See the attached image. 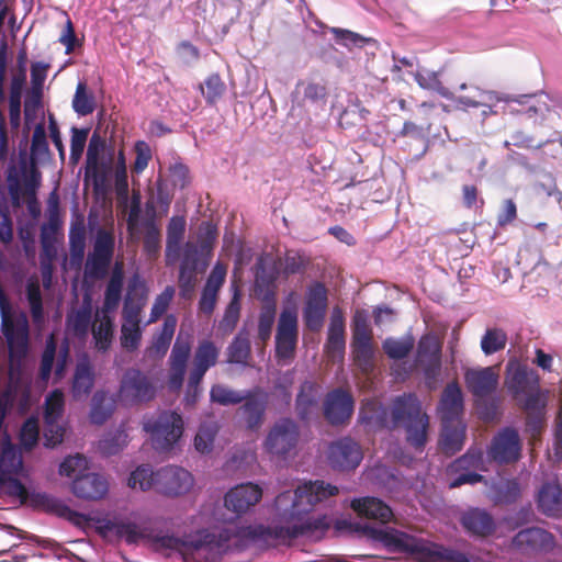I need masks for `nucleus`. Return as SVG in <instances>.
<instances>
[{
	"mask_svg": "<svg viewBox=\"0 0 562 562\" xmlns=\"http://www.w3.org/2000/svg\"><path fill=\"white\" fill-rule=\"evenodd\" d=\"M351 508L359 515L385 524L391 520L393 513L389 505L375 497L355 498Z\"/></svg>",
	"mask_w": 562,
	"mask_h": 562,
	"instance_id": "obj_31",
	"label": "nucleus"
},
{
	"mask_svg": "<svg viewBox=\"0 0 562 562\" xmlns=\"http://www.w3.org/2000/svg\"><path fill=\"white\" fill-rule=\"evenodd\" d=\"M218 356L220 349L213 341L203 339L199 342L194 352L193 367L190 371L188 381V393L186 400L189 404H194L198 395V387L207 370L217 363Z\"/></svg>",
	"mask_w": 562,
	"mask_h": 562,
	"instance_id": "obj_11",
	"label": "nucleus"
},
{
	"mask_svg": "<svg viewBox=\"0 0 562 562\" xmlns=\"http://www.w3.org/2000/svg\"><path fill=\"white\" fill-rule=\"evenodd\" d=\"M539 510L549 517L562 515V488L559 483H546L538 493Z\"/></svg>",
	"mask_w": 562,
	"mask_h": 562,
	"instance_id": "obj_35",
	"label": "nucleus"
},
{
	"mask_svg": "<svg viewBox=\"0 0 562 562\" xmlns=\"http://www.w3.org/2000/svg\"><path fill=\"white\" fill-rule=\"evenodd\" d=\"M438 416L443 423H463V394L458 383H449L440 397L438 407Z\"/></svg>",
	"mask_w": 562,
	"mask_h": 562,
	"instance_id": "obj_24",
	"label": "nucleus"
},
{
	"mask_svg": "<svg viewBox=\"0 0 562 562\" xmlns=\"http://www.w3.org/2000/svg\"><path fill=\"white\" fill-rule=\"evenodd\" d=\"M8 413V403L0 401V457H22L23 452L31 451L38 441L40 428L37 420L29 418L24 422L20 431V443H12L10 436L4 429V419Z\"/></svg>",
	"mask_w": 562,
	"mask_h": 562,
	"instance_id": "obj_9",
	"label": "nucleus"
},
{
	"mask_svg": "<svg viewBox=\"0 0 562 562\" xmlns=\"http://www.w3.org/2000/svg\"><path fill=\"white\" fill-rule=\"evenodd\" d=\"M250 350L248 333L241 330L227 348V362L247 364V360L250 357Z\"/></svg>",
	"mask_w": 562,
	"mask_h": 562,
	"instance_id": "obj_42",
	"label": "nucleus"
},
{
	"mask_svg": "<svg viewBox=\"0 0 562 562\" xmlns=\"http://www.w3.org/2000/svg\"><path fill=\"white\" fill-rule=\"evenodd\" d=\"M193 485L192 474L183 468L168 465L156 471V491L166 495H181Z\"/></svg>",
	"mask_w": 562,
	"mask_h": 562,
	"instance_id": "obj_17",
	"label": "nucleus"
},
{
	"mask_svg": "<svg viewBox=\"0 0 562 562\" xmlns=\"http://www.w3.org/2000/svg\"><path fill=\"white\" fill-rule=\"evenodd\" d=\"M337 531H361L371 540L381 542L392 552L409 553L418 562H470L467 554L442 544L417 539L396 529L375 528L368 524L353 525L346 519H338L334 524Z\"/></svg>",
	"mask_w": 562,
	"mask_h": 562,
	"instance_id": "obj_4",
	"label": "nucleus"
},
{
	"mask_svg": "<svg viewBox=\"0 0 562 562\" xmlns=\"http://www.w3.org/2000/svg\"><path fill=\"white\" fill-rule=\"evenodd\" d=\"M143 329L140 323L122 321L121 326V345L127 351L136 350L142 340Z\"/></svg>",
	"mask_w": 562,
	"mask_h": 562,
	"instance_id": "obj_52",
	"label": "nucleus"
},
{
	"mask_svg": "<svg viewBox=\"0 0 562 562\" xmlns=\"http://www.w3.org/2000/svg\"><path fill=\"white\" fill-rule=\"evenodd\" d=\"M186 218L172 216L167 226L165 260L167 266H173L180 258L181 243L186 233Z\"/></svg>",
	"mask_w": 562,
	"mask_h": 562,
	"instance_id": "obj_29",
	"label": "nucleus"
},
{
	"mask_svg": "<svg viewBox=\"0 0 562 562\" xmlns=\"http://www.w3.org/2000/svg\"><path fill=\"white\" fill-rule=\"evenodd\" d=\"M202 256L195 243L184 244L179 268V288L182 296L190 295L195 286L199 261Z\"/></svg>",
	"mask_w": 562,
	"mask_h": 562,
	"instance_id": "obj_21",
	"label": "nucleus"
},
{
	"mask_svg": "<svg viewBox=\"0 0 562 562\" xmlns=\"http://www.w3.org/2000/svg\"><path fill=\"white\" fill-rule=\"evenodd\" d=\"M299 426L291 418H280L269 430L265 440L266 450L276 456H285L299 441Z\"/></svg>",
	"mask_w": 562,
	"mask_h": 562,
	"instance_id": "obj_15",
	"label": "nucleus"
},
{
	"mask_svg": "<svg viewBox=\"0 0 562 562\" xmlns=\"http://www.w3.org/2000/svg\"><path fill=\"white\" fill-rule=\"evenodd\" d=\"M202 93L209 103L216 102L225 91V83L217 74H213L204 81L201 87Z\"/></svg>",
	"mask_w": 562,
	"mask_h": 562,
	"instance_id": "obj_64",
	"label": "nucleus"
},
{
	"mask_svg": "<svg viewBox=\"0 0 562 562\" xmlns=\"http://www.w3.org/2000/svg\"><path fill=\"white\" fill-rule=\"evenodd\" d=\"M92 304L86 296L78 308L67 315V330L78 338H86L92 325Z\"/></svg>",
	"mask_w": 562,
	"mask_h": 562,
	"instance_id": "obj_30",
	"label": "nucleus"
},
{
	"mask_svg": "<svg viewBox=\"0 0 562 562\" xmlns=\"http://www.w3.org/2000/svg\"><path fill=\"white\" fill-rule=\"evenodd\" d=\"M464 381L469 392L475 397L476 405L485 419H491L496 413L494 403L487 404V400L496 392L499 375L493 367L471 368L464 372Z\"/></svg>",
	"mask_w": 562,
	"mask_h": 562,
	"instance_id": "obj_6",
	"label": "nucleus"
},
{
	"mask_svg": "<svg viewBox=\"0 0 562 562\" xmlns=\"http://www.w3.org/2000/svg\"><path fill=\"white\" fill-rule=\"evenodd\" d=\"M465 440L464 423H443L441 424V434L439 438V447L446 454H454L459 452Z\"/></svg>",
	"mask_w": 562,
	"mask_h": 562,
	"instance_id": "obj_37",
	"label": "nucleus"
},
{
	"mask_svg": "<svg viewBox=\"0 0 562 562\" xmlns=\"http://www.w3.org/2000/svg\"><path fill=\"white\" fill-rule=\"evenodd\" d=\"M360 422L371 429L403 426L407 441L422 451L427 442L429 417L422 411V404L414 394L397 396L392 404L391 415L376 401H366L360 409Z\"/></svg>",
	"mask_w": 562,
	"mask_h": 562,
	"instance_id": "obj_2",
	"label": "nucleus"
},
{
	"mask_svg": "<svg viewBox=\"0 0 562 562\" xmlns=\"http://www.w3.org/2000/svg\"><path fill=\"white\" fill-rule=\"evenodd\" d=\"M262 497V490L252 483L240 484L225 495V506L238 514L247 512Z\"/></svg>",
	"mask_w": 562,
	"mask_h": 562,
	"instance_id": "obj_26",
	"label": "nucleus"
},
{
	"mask_svg": "<svg viewBox=\"0 0 562 562\" xmlns=\"http://www.w3.org/2000/svg\"><path fill=\"white\" fill-rule=\"evenodd\" d=\"M191 351L190 337L182 339V335L179 334L170 353V374H169V386L178 390L181 387L187 362Z\"/></svg>",
	"mask_w": 562,
	"mask_h": 562,
	"instance_id": "obj_25",
	"label": "nucleus"
},
{
	"mask_svg": "<svg viewBox=\"0 0 562 562\" xmlns=\"http://www.w3.org/2000/svg\"><path fill=\"white\" fill-rule=\"evenodd\" d=\"M517 401L526 412L538 417L547 405V392L541 391L538 384L528 393L522 394L520 400Z\"/></svg>",
	"mask_w": 562,
	"mask_h": 562,
	"instance_id": "obj_50",
	"label": "nucleus"
},
{
	"mask_svg": "<svg viewBox=\"0 0 562 562\" xmlns=\"http://www.w3.org/2000/svg\"><path fill=\"white\" fill-rule=\"evenodd\" d=\"M115 398L105 392H95L91 401L90 419L93 424H103L114 412Z\"/></svg>",
	"mask_w": 562,
	"mask_h": 562,
	"instance_id": "obj_41",
	"label": "nucleus"
},
{
	"mask_svg": "<svg viewBox=\"0 0 562 562\" xmlns=\"http://www.w3.org/2000/svg\"><path fill=\"white\" fill-rule=\"evenodd\" d=\"M460 90L469 89L470 92L468 94H461L457 99L458 108L462 110H468L470 108H482L481 116L483 120L487 119L491 115L498 114L496 110V105L499 102L510 103L518 102L522 103V101L518 98L498 93L494 90H483L476 86H468L467 83H462L459 87Z\"/></svg>",
	"mask_w": 562,
	"mask_h": 562,
	"instance_id": "obj_10",
	"label": "nucleus"
},
{
	"mask_svg": "<svg viewBox=\"0 0 562 562\" xmlns=\"http://www.w3.org/2000/svg\"><path fill=\"white\" fill-rule=\"evenodd\" d=\"M123 283V263L116 261L105 288L104 300L101 310H99L100 312L112 314L119 307L122 299Z\"/></svg>",
	"mask_w": 562,
	"mask_h": 562,
	"instance_id": "obj_33",
	"label": "nucleus"
},
{
	"mask_svg": "<svg viewBox=\"0 0 562 562\" xmlns=\"http://www.w3.org/2000/svg\"><path fill=\"white\" fill-rule=\"evenodd\" d=\"M328 306L327 290L321 282L308 286L303 308V319L312 331H318L325 321Z\"/></svg>",
	"mask_w": 562,
	"mask_h": 562,
	"instance_id": "obj_16",
	"label": "nucleus"
},
{
	"mask_svg": "<svg viewBox=\"0 0 562 562\" xmlns=\"http://www.w3.org/2000/svg\"><path fill=\"white\" fill-rule=\"evenodd\" d=\"M217 235V227L211 222H202L200 224L196 245L201 250V255H205L207 258L211 256Z\"/></svg>",
	"mask_w": 562,
	"mask_h": 562,
	"instance_id": "obj_54",
	"label": "nucleus"
},
{
	"mask_svg": "<svg viewBox=\"0 0 562 562\" xmlns=\"http://www.w3.org/2000/svg\"><path fill=\"white\" fill-rule=\"evenodd\" d=\"M72 108L81 116L91 114L95 109V102L92 94L88 93L85 82H79L72 99Z\"/></svg>",
	"mask_w": 562,
	"mask_h": 562,
	"instance_id": "obj_57",
	"label": "nucleus"
},
{
	"mask_svg": "<svg viewBox=\"0 0 562 562\" xmlns=\"http://www.w3.org/2000/svg\"><path fill=\"white\" fill-rule=\"evenodd\" d=\"M211 401L221 405L239 404L246 395L223 384H215L210 392Z\"/></svg>",
	"mask_w": 562,
	"mask_h": 562,
	"instance_id": "obj_58",
	"label": "nucleus"
},
{
	"mask_svg": "<svg viewBox=\"0 0 562 562\" xmlns=\"http://www.w3.org/2000/svg\"><path fill=\"white\" fill-rule=\"evenodd\" d=\"M328 452V457H359L360 447L353 439L346 437L330 443Z\"/></svg>",
	"mask_w": 562,
	"mask_h": 562,
	"instance_id": "obj_62",
	"label": "nucleus"
},
{
	"mask_svg": "<svg viewBox=\"0 0 562 562\" xmlns=\"http://www.w3.org/2000/svg\"><path fill=\"white\" fill-rule=\"evenodd\" d=\"M355 402L351 394L342 389H335L325 397L323 411L327 422L340 425L348 420L353 412Z\"/></svg>",
	"mask_w": 562,
	"mask_h": 562,
	"instance_id": "obj_20",
	"label": "nucleus"
},
{
	"mask_svg": "<svg viewBox=\"0 0 562 562\" xmlns=\"http://www.w3.org/2000/svg\"><path fill=\"white\" fill-rule=\"evenodd\" d=\"M144 429L150 434L155 449L165 452L180 439L183 420L176 412H161L156 418L147 419Z\"/></svg>",
	"mask_w": 562,
	"mask_h": 562,
	"instance_id": "obj_8",
	"label": "nucleus"
},
{
	"mask_svg": "<svg viewBox=\"0 0 562 562\" xmlns=\"http://www.w3.org/2000/svg\"><path fill=\"white\" fill-rule=\"evenodd\" d=\"M127 485L132 490H156V472L148 464H142L131 472Z\"/></svg>",
	"mask_w": 562,
	"mask_h": 562,
	"instance_id": "obj_46",
	"label": "nucleus"
},
{
	"mask_svg": "<svg viewBox=\"0 0 562 562\" xmlns=\"http://www.w3.org/2000/svg\"><path fill=\"white\" fill-rule=\"evenodd\" d=\"M346 347L345 322L339 310H334L328 328L326 352L333 361H340Z\"/></svg>",
	"mask_w": 562,
	"mask_h": 562,
	"instance_id": "obj_28",
	"label": "nucleus"
},
{
	"mask_svg": "<svg viewBox=\"0 0 562 562\" xmlns=\"http://www.w3.org/2000/svg\"><path fill=\"white\" fill-rule=\"evenodd\" d=\"M148 290L138 274H134L127 284V292L122 310V321L140 323L142 312L146 305Z\"/></svg>",
	"mask_w": 562,
	"mask_h": 562,
	"instance_id": "obj_22",
	"label": "nucleus"
},
{
	"mask_svg": "<svg viewBox=\"0 0 562 562\" xmlns=\"http://www.w3.org/2000/svg\"><path fill=\"white\" fill-rule=\"evenodd\" d=\"M94 383L93 367L87 356L80 358L76 364L72 381V393L75 397L89 394Z\"/></svg>",
	"mask_w": 562,
	"mask_h": 562,
	"instance_id": "obj_38",
	"label": "nucleus"
},
{
	"mask_svg": "<svg viewBox=\"0 0 562 562\" xmlns=\"http://www.w3.org/2000/svg\"><path fill=\"white\" fill-rule=\"evenodd\" d=\"M494 502L496 504L509 505L518 501L521 488L516 480H506L494 486Z\"/></svg>",
	"mask_w": 562,
	"mask_h": 562,
	"instance_id": "obj_51",
	"label": "nucleus"
},
{
	"mask_svg": "<svg viewBox=\"0 0 562 562\" xmlns=\"http://www.w3.org/2000/svg\"><path fill=\"white\" fill-rule=\"evenodd\" d=\"M352 356L356 366L363 373H369L374 368V349L372 341H351Z\"/></svg>",
	"mask_w": 562,
	"mask_h": 562,
	"instance_id": "obj_44",
	"label": "nucleus"
},
{
	"mask_svg": "<svg viewBox=\"0 0 562 562\" xmlns=\"http://www.w3.org/2000/svg\"><path fill=\"white\" fill-rule=\"evenodd\" d=\"M507 334L498 327L487 328L481 338V349L490 356L503 350L507 344Z\"/></svg>",
	"mask_w": 562,
	"mask_h": 562,
	"instance_id": "obj_47",
	"label": "nucleus"
},
{
	"mask_svg": "<svg viewBox=\"0 0 562 562\" xmlns=\"http://www.w3.org/2000/svg\"><path fill=\"white\" fill-rule=\"evenodd\" d=\"M42 175L34 166L23 162L19 168L12 167L8 172V191L14 206H20L22 200H29L30 211L36 204V191L41 186Z\"/></svg>",
	"mask_w": 562,
	"mask_h": 562,
	"instance_id": "obj_7",
	"label": "nucleus"
},
{
	"mask_svg": "<svg viewBox=\"0 0 562 562\" xmlns=\"http://www.w3.org/2000/svg\"><path fill=\"white\" fill-rule=\"evenodd\" d=\"M24 459H0V494L18 498L22 505L63 518L76 527H85L90 517L71 509L61 499L45 492H29L22 479L30 476Z\"/></svg>",
	"mask_w": 562,
	"mask_h": 562,
	"instance_id": "obj_3",
	"label": "nucleus"
},
{
	"mask_svg": "<svg viewBox=\"0 0 562 562\" xmlns=\"http://www.w3.org/2000/svg\"><path fill=\"white\" fill-rule=\"evenodd\" d=\"M506 386L515 400H520L539 384V375L533 370L518 361H509L506 368Z\"/></svg>",
	"mask_w": 562,
	"mask_h": 562,
	"instance_id": "obj_18",
	"label": "nucleus"
},
{
	"mask_svg": "<svg viewBox=\"0 0 562 562\" xmlns=\"http://www.w3.org/2000/svg\"><path fill=\"white\" fill-rule=\"evenodd\" d=\"M520 439L516 430L505 428L492 440L488 457H520Z\"/></svg>",
	"mask_w": 562,
	"mask_h": 562,
	"instance_id": "obj_34",
	"label": "nucleus"
},
{
	"mask_svg": "<svg viewBox=\"0 0 562 562\" xmlns=\"http://www.w3.org/2000/svg\"><path fill=\"white\" fill-rule=\"evenodd\" d=\"M60 476L71 479L70 492L83 501H100L109 492L108 479L91 471L89 459H63L58 467Z\"/></svg>",
	"mask_w": 562,
	"mask_h": 562,
	"instance_id": "obj_5",
	"label": "nucleus"
},
{
	"mask_svg": "<svg viewBox=\"0 0 562 562\" xmlns=\"http://www.w3.org/2000/svg\"><path fill=\"white\" fill-rule=\"evenodd\" d=\"M64 413V394L59 390L53 391L45 400L44 412V445L55 447L65 436V427L61 423Z\"/></svg>",
	"mask_w": 562,
	"mask_h": 562,
	"instance_id": "obj_14",
	"label": "nucleus"
},
{
	"mask_svg": "<svg viewBox=\"0 0 562 562\" xmlns=\"http://www.w3.org/2000/svg\"><path fill=\"white\" fill-rule=\"evenodd\" d=\"M461 524L467 531L479 537L491 536L496 529L493 516L486 510L479 508L470 509L464 513L461 518Z\"/></svg>",
	"mask_w": 562,
	"mask_h": 562,
	"instance_id": "obj_32",
	"label": "nucleus"
},
{
	"mask_svg": "<svg viewBox=\"0 0 562 562\" xmlns=\"http://www.w3.org/2000/svg\"><path fill=\"white\" fill-rule=\"evenodd\" d=\"M513 546L526 553L549 552L554 548L555 540L551 532L531 527L517 532L513 538Z\"/></svg>",
	"mask_w": 562,
	"mask_h": 562,
	"instance_id": "obj_23",
	"label": "nucleus"
},
{
	"mask_svg": "<svg viewBox=\"0 0 562 562\" xmlns=\"http://www.w3.org/2000/svg\"><path fill=\"white\" fill-rule=\"evenodd\" d=\"M69 248L71 260L80 262L86 249V227L82 220H77L70 225Z\"/></svg>",
	"mask_w": 562,
	"mask_h": 562,
	"instance_id": "obj_43",
	"label": "nucleus"
},
{
	"mask_svg": "<svg viewBox=\"0 0 562 562\" xmlns=\"http://www.w3.org/2000/svg\"><path fill=\"white\" fill-rule=\"evenodd\" d=\"M276 318V303L273 301H267L259 315L258 322V337L266 341L270 338L272 326Z\"/></svg>",
	"mask_w": 562,
	"mask_h": 562,
	"instance_id": "obj_59",
	"label": "nucleus"
},
{
	"mask_svg": "<svg viewBox=\"0 0 562 562\" xmlns=\"http://www.w3.org/2000/svg\"><path fill=\"white\" fill-rule=\"evenodd\" d=\"M177 326V318L173 315H167L161 330L154 336L150 347L146 353L150 358H161L166 355Z\"/></svg>",
	"mask_w": 562,
	"mask_h": 562,
	"instance_id": "obj_39",
	"label": "nucleus"
},
{
	"mask_svg": "<svg viewBox=\"0 0 562 562\" xmlns=\"http://www.w3.org/2000/svg\"><path fill=\"white\" fill-rule=\"evenodd\" d=\"M240 411L243 412L248 428L256 429L262 423L266 402L257 397L247 398L245 404L240 407Z\"/></svg>",
	"mask_w": 562,
	"mask_h": 562,
	"instance_id": "obj_48",
	"label": "nucleus"
},
{
	"mask_svg": "<svg viewBox=\"0 0 562 562\" xmlns=\"http://www.w3.org/2000/svg\"><path fill=\"white\" fill-rule=\"evenodd\" d=\"M127 435L123 430L106 434L99 442V449L104 457L117 454L126 446Z\"/></svg>",
	"mask_w": 562,
	"mask_h": 562,
	"instance_id": "obj_55",
	"label": "nucleus"
},
{
	"mask_svg": "<svg viewBox=\"0 0 562 562\" xmlns=\"http://www.w3.org/2000/svg\"><path fill=\"white\" fill-rule=\"evenodd\" d=\"M144 228V251L149 258H156L161 247L160 228L153 217L143 222Z\"/></svg>",
	"mask_w": 562,
	"mask_h": 562,
	"instance_id": "obj_45",
	"label": "nucleus"
},
{
	"mask_svg": "<svg viewBox=\"0 0 562 562\" xmlns=\"http://www.w3.org/2000/svg\"><path fill=\"white\" fill-rule=\"evenodd\" d=\"M49 157V147L46 138V131L42 123L34 128L31 144V165L34 166L35 160H45Z\"/></svg>",
	"mask_w": 562,
	"mask_h": 562,
	"instance_id": "obj_53",
	"label": "nucleus"
},
{
	"mask_svg": "<svg viewBox=\"0 0 562 562\" xmlns=\"http://www.w3.org/2000/svg\"><path fill=\"white\" fill-rule=\"evenodd\" d=\"M47 222L42 226V238L44 239L48 233H57L63 225V216L60 211V199L55 188L48 195L46 202Z\"/></svg>",
	"mask_w": 562,
	"mask_h": 562,
	"instance_id": "obj_40",
	"label": "nucleus"
},
{
	"mask_svg": "<svg viewBox=\"0 0 562 562\" xmlns=\"http://www.w3.org/2000/svg\"><path fill=\"white\" fill-rule=\"evenodd\" d=\"M114 248L113 233L104 228L98 229L91 252L113 259Z\"/></svg>",
	"mask_w": 562,
	"mask_h": 562,
	"instance_id": "obj_60",
	"label": "nucleus"
},
{
	"mask_svg": "<svg viewBox=\"0 0 562 562\" xmlns=\"http://www.w3.org/2000/svg\"><path fill=\"white\" fill-rule=\"evenodd\" d=\"M112 259L89 252L86 265L85 276L91 280H102L108 276Z\"/></svg>",
	"mask_w": 562,
	"mask_h": 562,
	"instance_id": "obj_49",
	"label": "nucleus"
},
{
	"mask_svg": "<svg viewBox=\"0 0 562 562\" xmlns=\"http://www.w3.org/2000/svg\"><path fill=\"white\" fill-rule=\"evenodd\" d=\"M175 293H176L175 288L171 285H168L155 299V302H154L151 311H150V317H149L147 324L157 322L166 313V311L168 310V307L175 296Z\"/></svg>",
	"mask_w": 562,
	"mask_h": 562,
	"instance_id": "obj_61",
	"label": "nucleus"
},
{
	"mask_svg": "<svg viewBox=\"0 0 562 562\" xmlns=\"http://www.w3.org/2000/svg\"><path fill=\"white\" fill-rule=\"evenodd\" d=\"M299 337L297 314L284 308L279 317L276 334V352L282 364H288L294 357Z\"/></svg>",
	"mask_w": 562,
	"mask_h": 562,
	"instance_id": "obj_13",
	"label": "nucleus"
},
{
	"mask_svg": "<svg viewBox=\"0 0 562 562\" xmlns=\"http://www.w3.org/2000/svg\"><path fill=\"white\" fill-rule=\"evenodd\" d=\"M153 380L138 369H128L122 376L119 396L124 404H138L155 397Z\"/></svg>",
	"mask_w": 562,
	"mask_h": 562,
	"instance_id": "obj_12",
	"label": "nucleus"
},
{
	"mask_svg": "<svg viewBox=\"0 0 562 562\" xmlns=\"http://www.w3.org/2000/svg\"><path fill=\"white\" fill-rule=\"evenodd\" d=\"M91 333L95 348L102 352L106 351L111 347L114 334L111 314L97 311L91 325Z\"/></svg>",
	"mask_w": 562,
	"mask_h": 562,
	"instance_id": "obj_36",
	"label": "nucleus"
},
{
	"mask_svg": "<svg viewBox=\"0 0 562 562\" xmlns=\"http://www.w3.org/2000/svg\"><path fill=\"white\" fill-rule=\"evenodd\" d=\"M216 435V427L213 424H203L200 426L198 434L194 438V447L200 453L210 452L214 438Z\"/></svg>",
	"mask_w": 562,
	"mask_h": 562,
	"instance_id": "obj_63",
	"label": "nucleus"
},
{
	"mask_svg": "<svg viewBox=\"0 0 562 562\" xmlns=\"http://www.w3.org/2000/svg\"><path fill=\"white\" fill-rule=\"evenodd\" d=\"M441 345L432 335H424L417 347V362L423 368L427 380H436L441 369Z\"/></svg>",
	"mask_w": 562,
	"mask_h": 562,
	"instance_id": "obj_19",
	"label": "nucleus"
},
{
	"mask_svg": "<svg viewBox=\"0 0 562 562\" xmlns=\"http://www.w3.org/2000/svg\"><path fill=\"white\" fill-rule=\"evenodd\" d=\"M338 494V487L324 481L306 482L294 491H284L274 499V517L270 525L229 524L212 530L202 529L187 538L172 535L157 536L154 542L164 549L182 553L206 551L215 562L229 551H244L250 546L261 550L290 544L294 539L306 537L322 540L331 526L327 515L306 517L313 507Z\"/></svg>",
	"mask_w": 562,
	"mask_h": 562,
	"instance_id": "obj_1",
	"label": "nucleus"
},
{
	"mask_svg": "<svg viewBox=\"0 0 562 562\" xmlns=\"http://www.w3.org/2000/svg\"><path fill=\"white\" fill-rule=\"evenodd\" d=\"M318 386L310 381H305L301 385L295 402V409L299 418L305 423H310L318 417Z\"/></svg>",
	"mask_w": 562,
	"mask_h": 562,
	"instance_id": "obj_27",
	"label": "nucleus"
},
{
	"mask_svg": "<svg viewBox=\"0 0 562 562\" xmlns=\"http://www.w3.org/2000/svg\"><path fill=\"white\" fill-rule=\"evenodd\" d=\"M414 346V339L411 336L403 337L400 339L386 338L383 341V350L391 359H403L405 358Z\"/></svg>",
	"mask_w": 562,
	"mask_h": 562,
	"instance_id": "obj_56",
	"label": "nucleus"
}]
</instances>
